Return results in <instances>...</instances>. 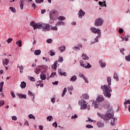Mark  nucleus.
I'll list each match as a JSON object with an SVG mask.
<instances>
[{"label": "nucleus", "mask_w": 130, "mask_h": 130, "mask_svg": "<svg viewBox=\"0 0 130 130\" xmlns=\"http://www.w3.org/2000/svg\"><path fill=\"white\" fill-rule=\"evenodd\" d=\"M97 115L99 117H101V118L103 119L106 123H108V122H109V120L111 119V125H115V123L117 122V118L113 117L114 114L113 113V110L112 109L108 110L106 114H102L98 112Z\"/></svg>", "instance_id": "f257e3e1"}, {"label": "nucleus", "mask_w": 130, "mask_h": 130, "mask_svg": "<svg viewBox=\"0 0 130 130\" xmlns=\"http://www.w3.org/2000/svg\"><path fill=\"white\" fill-rule=\"evenodd\" d=\"M107 81L108 82V85H104V86H102L101 89L103 90L104 95L106 96V97L110 98V97H111L110 92L112 91L111 89H110V85H111V78L110 77H108L107 78Z\"/></svg>", "instance_id": "f03ea898"}, {"label": "nucleus", "mask_w": 130, "mask_h": 130, "mask_svg": "<svg viewBox=\"0 0 130 130\" xmlns=\"http://www.w3.org/2000/svg\"><path fill=\"white\" fill-rule=\"evenodd\" d=\"M30 26H32L34 27V30L36 29H41L42 28V31H49L50 30V25L46 23H36L34 21H32L30 23Z\"/></svg>", "instance_id": "7ed1b4c3"}, {"label": "nucleus", "mask_w": 130, "mask_h": 130, "mask_svg": "<svg viewBox=\"0 0 130 130\" xmlns=\"http://www.w3.org/2000/svg\"><path fill=\"white\" fill-rule=\"evenodd\" d=\"M91 31L93 32V33H94V34H97L98 36L95 38L94 42H91V44H93V43H95V42H98V38H101V29L98 28L96 29L95 27H91L90 28Z\"/></svg>", "instance_id": "20e7f679"}, {"label": "nucleus", "mask_w": 130, "mask_h": 130, "mask_svg": "<svg viewBox=\"0 0 130 130\" xmlns=\"http://www.w3.org/2000/svg\"><path fill=\"white\" fill-rule=\"evenodd\" d=\"M58 12L56 10H52L49 13V17L51 20H55L57 19Z\"/></svg>", "instance_id": "39448f33"}, {"label": "nucleus", "mask_w": 130, "mask_h": 130, "mask_svg": "<svg viewBox=\"0 0 130 130\" xmlns=\"http://www.w3.org/2000/svg\"><path fill=\"white\" fill-rule=\"evenodd\" d=\"M78 104L79 105H80L81 109H82V110H83V109L85 110L87 108V107H88V106L87 105V104H88V103H87L86 101H85L84 100H81V101H80L78 102Z\"/></svg>", "instance_id": "423d86ee"}, {"label": "nucleus", "mask_w": 130, "mask_h": 130, "mask_svg": "<svg viewBox=\"0 0 130 130\" xmlns=\"http://www.w3.org/2000/svg\"><path fill=\"white\" fill-rule=\"evenodd\" d=\"M103 22L102 19L101 18H98L95 20L94 25L96 27H99V26H102L103 25Z\"/></svg>", "instance_id": "0eeeda50"}, {"label": "nucleus", "mask_w": 130, "mask_h": 130, "mask_svg": "<svg viewBox=\"0 0 130 130\" xmlns=\"http://www.w3.org/2000/svg\"><path fill=\"white\" fill-rule=\"evenodd\" d=\"M80 65L82 67H83V68H85L86 69H90L91 68V65H90V63L86 62L85 64H83L82 62L80 63Z\"/></svg>", "instance_id": "6e6552de"}, {"label": "nucleus", "mask_w": 130, "mask_h": 130, "mask_svg": "<svg viewBox=\"0 0 130 130\" xmlns=\"http://www.w3.org/2000/svg\"><path fill=\"white\" fill-rule=\"evenodd\" d=\"M17 96H18L19 98L20 99H26L27 98V95L25 94H22V93H17Z\"/></svg>", "instance_id": "1a4fd4ad"}, {"label": "nucleus", "mask_w": 130, "mask_h": 130, "mask_svg": "<svg viewBox=\"0 0 130 130\" xmlns=\"http://www.w3.org/2000/svg\"><path fill=\"white\" fill-rule=\"evenodd\" d=\"M78 15H79V18L80 19H82V17L83 16H85V12L83 11L82 9H80V10L78 12Z\"/></svg>", "instance_id": "9d476101"}, {"label": "nucleus", "mask_w": 130, "mask_h": 130, "mask_svg": "<svg viewBox=\"0 0 130 130\" xmlns=\"http://www.w3.org/2000/svg\"><path fill=\"white\" fill-rule=\"evenodd\" d=\"M40 71H41V66H37L35 69V73H36V74H40Z\"/></svg>", "instance_id": "9b49d317"}, {"label": "nucleus", "mask_w": 130, "mask_h": 130, "mask_svg": "<svg viewBox=\"0 0 130 130\" xmlns=\"http://www.w3.org/2000/svg\"><path fill=\"white\" fill-rule=\"evenodd\" d=\"M96 101L97 102H102L104 101V98H103V95H100L96 98Z\"/></svg>", "instance_id": "f8f14e48"}, {"label": "nucleus", "mask_w": 130, "mask_h": 130, "mask_svg": "<svg viewBox=\"0 0 130 130\" xmlns=\"http://www.w3.org/2000/svg\"><path fill=\"white\" fill-rule=\"evenodd\" d=\"M96 125L98 127H103L104 126V122H102V121H99L97 122Z\"/></svg>", "instance_id": "ddd939ff"}, {"label": "nucleus", "mask_w": 130, "mask_h": 130, "mask_svg": "<svg viewBox=\"0 0 130 130\" xmlns=\"http://www.w3.org/2000/svg\"><path fill=\"white\" fill-rule=\"evenodd\" d=\"M28 94L29 96H31V99L32 101L34 102V99H35V93H32L30 90H28Z\"/></svg>", "instance_id": "4468645a"}, {"label": "nucleus", "mask_w": 130, "mask_h": 130, "mask_svg": "<svg viewBox=\"0 0 130 130\" xmlns=\"http://www.w3.org/2000/svg\"><path fill=\"white\" fill-rule=\"evenodd\" d=\"M9 62H10V60L8 59L5 58L3 60V64L4 66H8L9 64Z\"/></svg>", "instance_id": "2eb2a0df"}, {"label": "nucleus", "mask_w": 130, "mask_h": 130, "mask_svg": "<svg viewBox=\"0 0 130 130\" xmlns=\"http://www.w3.org/2000/svg\"><path fill=\"white\" fill-rule=\"evenodd\" d=\"M93 106H94V108H98L99 107V102L97 101H94L92 102Z\"/></svg>", "instance_id": "dca6fc26"}, {"label": "nucleus", "mask_w": 130, "mask_h": 130, "mask_svg": "<svg viewBox=\"0 0 130 130\" xmlns=\"http://www.w3.org/2000/svg\"><path fill=\"white\" fill-rule=\"evenodd\" d=\"M79 76L80 77V78H83L85 83H89V82L88 81V79L86 78V77H85V76H84V74L82 73H79Z\"/></svg>", "instance_id": "f3484780"}, {"label": "nucleus", "mask_w": 130, "mask_h": 130, "mask_svg": "<svg viewBox=\"0 0 130 130\" xmlns=\"http://www.w3.org/2000/svg\"><path fill=\"white\" fill-rule=\"evenodd\" d=\"M57 68V61H56L54 64L52 66V69L53 71H56V68Z\"/></svg>", "instance_id": "a211bd4d"}, {"label": "nucleus", "mask_w": 130, "mask_h": 130, "mask_svg": "<svg viewBox=\"0 0 130 130\" xmlns=\"http://www.w3.org/2000/svg\"><path fill=\"white\" fill-rule=\"evenodd\" d=\"M81 47H82V45L81 44H79L78 47L75 46L73 48V49H74V50L79 51L80 50V48H81Z\"/></svg>", "instance_id": "6ab92c4d"}, {"label": "nucleus", "mask_w": 130, "mask_h": 130, "mask_svg": "<svg viewBox=\"0 0 130 130\" xmlns=\"http://www.w3.org/2000/svg\"><path fill=\"white\" fill-rule=\"evenodd\" d=\"M99 63L101 67V68H105L106 67V63L105 62H103L102 60H100L99 61Z\"/></svg>", "instance_id": "aec40b11"}, {"label": "nucleus", "mask_w": 130, "mask_h": 130, "mask_svg": "<svg viewBox=\"0 0 130 130\" xmlns=\"http://www.w3.org/2000/svg\"><path fill=\"white\" fill-rule=\"evenodd\" d=\"M82 59L84 60H88L89 59V57L85 53H83L82 55Z\"/></svg>", "instance_id": "412c9836"}, {"label": "nucleus", "mask_w": 130, "mask_h": 130, "mask_svg": "<svg viewBox=\"0 0 130 130\" xmlns=\"http://www.w3.org/2000/svg\"><path fill=\"white\" fill-rule=\"evenodd\" d=\"M61 25H66V23H64V22L62 21H58L56 24V26H61Z\"/></svg>", "instance_id": "4be33fe9"}, {"label": "nucleus", "mask_w": 130, "mask_h": 130, "mask_svg": "<svg viewBox=\"0 0 130 130\" xmlns=\"http://www.w3.org/2000/svg\"><path fill=\"white\" fill-rule=\"evenodd\" d=\"M77 76L76 75L73 76L71 79H70V81H71V82H76V81L77 80Z\"/></svg>", "instance_id": "5701e85b"}, {"label": "nucleus", "mask_w": 130, "mask_h": 130, "mask_svg": "<svg viewBox=\"0 0 130 130\" xmlns=\"http://www.w3.org/2000/svg\"><path fill=\"white\" fill-rule=\"evenodd\" d=\"M20 8L21 10H23L24 9V0H20Z\"/></svg>", "instance_id": "b1692460"}, {"label": "nucleus", "mask_w": 130, "mask_h": 130, "mask_svg": "<svg viewBox=\"0 0 130 130\" xmlns=\"http://www.w3.org/2000/svg\"><path fill=\"white\" fill-rule=\"evenodd\" d=\"M82 98H83V99L88 100V99H89V95H88V94L84 93V94H82Z\"/></svg>", "instance_id": "393cba45"}, {"label": "nucleus", "mask_w": 130, "mask_h": 130, "mask_svg": "<svg viewBox=\"0 0 130 130\" xmlns=\"http://www.w3.org/2000/svg\"><path fill=\"white\" fill-rule=\"evenodd\" d=\"M41 53V50H35L34 52V54L35 55H40V54Z\"/></svg>", "instance_id": "a878e982"}, {"label": "nucleus", "mask_w": 130, "mask_h": 130, "mask_svg": "<svg viewBox=\"0 0 130 130\" xmlns=\"http://www.w3.org/2000/svg\"><path fill=\"white\" fill-rule=\"evenodd\" d=\"M17 68H19L20 73L23 74V70H24V67H23L22 66H19V65H18Z\"/></svg>", "instance_id": "bb28decb"}, {"label": "nucleus", "mask_w": 130, "mask_h": 130, "mask_svg": "<svg viewBox=\"0 0 130 130\" xmlns=\"http://www.w3.org/2000/svg\"><path fill=\"white\" fill-rule=\"evenodd\" d=\"M16 45H18L19 47H21L22 46V40H19L16 42Z\"/></svg>", "instance_id": "cd10ccee"}, {"label": "nucleus", "mask_w": 130, "mask_h": 130, "mask_svg": "<svg viewBox=\"0 0 130 130\" xmlns=\"http://www.w3.org/2000/svg\"><path fill=\"white\" fill-rule=\"evenodd\" d=\"M58 50H60L61 52H63V51H64V50H66V46H62L58 48Z\"/></svg>", "instance_id": "c85d7f7f"}, {"label": "nucleus", "mask_w": 130, "mask_h": 130, "mask_svg": "<svg viewBox=\"0 0 130 130\" xmlns=\"http://www.w3.org/2000/svg\"><path fill=\"white\" fill-rule=\"evenodd\" d=\"M99 4L100 6H101V7H104V6L106 7V4H106V2H105V1L104 2V3L102 2H99Z\"/></svg>", "instance_id": "c756f323"}, {"label": "nucleus", "mask_w": 130, "mask_h": 130, "mask_svg": "<svg viewBox=\"0 0 130 130\" xmlns=\"http://www.w3.org/2000/svg\"><path fill=\"white\" fill-rule=\"evenodd\" d=\"M20 87L23 89V88H25L26 87V82L23 81L21 83Z\"/></svg>", "instance_id": "7c9ffc66"}, {"label": "nucleus", "mask_w": 130, "mask_h": 130, "mask_svg": "<svg viewBox=\"0 0 130 130\" xmlns=\"http://www.w3.org/2000/svg\"><path fill=\"white\" fill-rule=\"evenodd\" d=\"M113 78L117 81H118V80H119V78H118V76L117 75V74H116V73L114 74Z\"/></svg>", "instance_id": "2f4dec72"}, {"label": "nucleus", "mask_w": 130, "mask_h": 130, "mask_svg": "<svg viewBox=\"0 0 130 130\" xmlns=\"http://www.w3.org/2000/svg\"><path fill=\"white\" fill-rule=\"evenodd\" d=\"M40 78L41 79V80H45L46 79V75L44 74H41Z\"/></svg>", "instance_id": "473e14b6"}, {"label": "nucleus", "mask_w": 130, "mask_h": 130, "mask_svg": "<svg viewBox=\"0 0 130 130\" xmlns=\"http://www.w3.org/2000/svg\"><path fill=\"white\" fill-rule=\"evenodd\" d=\"M53 119L52 116H49L47 117V120L48 121H51Z\"/></svg>", "instance_id": "72a5a7b5"}, {"label": "nucleus", "mask_w": 130, "mask_h": 130, "mask_svg": "<svg viewBox=\"0 0 130 130\" xmlns=\"http://www.w3.org/2000/svg\"><path fill=\"white\" fill-rule=\"evenodd\" d=\"M58 20L59 21H63V20H66V17H64L63 16H59L58 18Z\"/></svg>", "instance_id": "f704fd0d"}, {"label": "nucleus", "mask_w": 130, "mask_h": 130, "mask_svg": "<svg viewBox=\"0 0 130 130\" xmlns=\"http://www.w3.org/2000/svg\"><path fill=\"white\" fill-rule=\"evenodd\" d=\"M51 30H53L55 31H57V27L56 25L55 26L52 27V26H50Z\"/></svg>", "instance_id": "c9c22d12"}, {"label": "nucleus", "mask_w": 130, "mask_h": 130, "mask_svg": "<svg viewBox=\"0 0 130 130\" xmlns=\"http://www.w3.org/2000/svg\"><path fill=\"white\" fill-rule=\"evenodd\" d=\"M66 93H67V87H65L63 90L62 93V97H63L64 95L66 94Z\"/></svg>", "instance_id": "e433bc0d"}, {"label": "nucleus", "mask_w": 130, "mask_h": 130, "mask_svg": "<svg viewBox=\"0 0 130 130\" xmlns=\"http://www.w3.org/2000/svg\"><path fill=\"white\" fill-rule=\"evenodd\" d=\"M28 79H29V80H30L32 82H35V81H36L35 78L34 77H31V76L28 77Z\"/></svg>", "instance_id": "4c0bfd02"}, {"label": "nucleus", "mask_w": 130, "mask_h": 130, "mask_svg": "<svg viewBox=\"0 0 130 130\" xmlns=\"http://www.w3.org/2000/svg\"><path fill=\"white\" fill-rule=\"evenodd\" d=\"M10 10L12 12V13H16V9L14 8L13 7H10Z\"/></svg>", "instance_id": "58836bf2"}, {"label": "nucleus", "mask_w": 130, "mask_h": 130, "mask_svg": "<svg viewBox=\"0 0 130 130\" xmlns=\"http://www.w3.org/2000/svg\"><path fill=\"white\" fill-rule=\"evenodd\" d=\"M28 118H29L30 119H35V116H34V115H32V114H29L28 115Z\"/></svg>", "instance_id": "ea45409f"}, {"label": "nucleus", "mask_w": 130, "mask_h": 130, "mask_svg": "<svg viewBox=\"0 0 130 130\" xmlns=\"http://www.w3.org/2000/svg\"><path fill=\"white\" fill-rule=\"evenodd\" d=\"M125 59L127 61H130V54L125 56Z\"/></svg>", "instance_id": "a19ab883"}, {"label": "nucleus", "mask_w": 130, "mask_h": 130, "mask_svg": "<svg viewBox=\"0 0 130 130\" xmlns=\"http://www.w3.org/2000/svg\"><path fill=\"white\" fill-rule=\"evenodd\" d=\"M50 54L51 55V56H53V55H55V53H54V52H53V50H51L50 51Z\"/></svg>", "instance_id": "79ce46f5"}, {"label": "nucleus", "mask_w": 130, "mask_h": 130, "mask_svg": "<svg viewBox=\"0 0 130 130\" xmlns=\"http://www.w3.org/2000/svg\"><path fill=\"white\" fill-rule=\"evenodd\" d=\"M11 95L12 96L13 98H16V95L15 94V92L13 91H11Z\"/></svg>", "instance_id": "37998d69"}, {"label": "nucleus", "mask_w": 130, "mask_h": 130, "mask_svg": "<svg viewBox=\"0 0 130 130\" xmlns=\"http://www.w3.org/2000/svg\"><path fill=\"white\" fill-rule=\"evenodd\" d=\"M44 0H36V3L37 4H41V3H43Z\"/></svg>", "instance_id": "c03bdc74"}, {"label": "nucleus", "mask_w": 130, "mask_h": 130, "mask_svg": "<svg viewBox=\"0 0 130 130\" xmlns=\"http://www.w3.org/2000/svg\"><path fill=\"white\" fill-rule=\"evenodd\" d=\"M59 62H62L63 61V58L62 57H59L58 59Z\"/></svg>", "instance_id": "a18cd8bd"}, {"label": "nucleus", "mask_w": 130, "mask_h": 130, "mask_svg": "<svg viewBox=\"0 0 130 130\" xmlns=\"http://www.w3.org/2000/svg\"><path fill=\"white\" fill-rule=\"evenodd\" d=\"M13 41V39L12 38H9L7 40V43H11Z\"/></svg>", "instance_id": "49530a36"}, {"label": "nucleus", "mask_w": 130, "mask_h": 130, "mask_svg": "<svg viewBox=\"0 0 130 130\" xmlns=\"http://www.w3.org/2000/svg\"><path fill=\"white\" fill-rule=\"evenodd\" d=\"M68 91H73V90H74V87L73 86L68 87Z\"/></svg>", "instance_id": "de8ad7c7"}, {"label": "nucleus", "mask_w": 130, "mask_h": 130, "mask_svg": "<svg viewBox=\"0 0 130 130\" xmlns=\"http://www.w3.org/2000/svg\"><path fill=\"white\" fill-rule=\"evenodd\" d=\"M46 42L47 43H52V39H49L47 40Z\"/></svg>", "instance_id": "09e8293b"}, {"label": "nucleus", "mask_w": 130, "mask_h": 130, "mask_svg": "<svg viewBox=\"0 0 130 130\" xmlns=\"http://www.w3.org/2000/svg\"><path fill=\"white\" fill-rule=\"evenodd\" d=\"M24 125H28L29 126V122H28V121L26 119L24 120Z\"/></svg>", "instance_id": "8fccbe9b"}, {"label": "nucleus", "mask_w": 130, "mask_h": 130, "mask_svg": "<svg viewBox=\"0 0 130 130\" xmlns=\"http://www.w3.org/2000/svg\"><path fill=\"white\" fill-rule=\"evenodd\" d=\"M86 127H87V128H93V126L88 124L86 125Z\"/></svg>", "instance_id": "3c124183"}, {"label": "nucleus", "mask_w": 130, "mask_h": 130, "mask_svg": "<svg viewBox=\"0 0 130 130\" xmlns=\"http://www.w3.org/2000/svg\"><path fill=\"white\" fill-rule=\"evenodd\" d=\"M54 76H56V73L54 72L53 73L51 74L50 77L51 78H53V77H54Z\"/></svg>", "instance_id": "603ef678"}, {"label": "nucleus", "mask_w": 130, "mask_h": 130, "mask_svg": "<svg viewBox=\"0 0 130 130\" xmlns=\"http://www.w3.org/2000/svg\"><path fill=\"white\" fill-rule=\"evenodd\" d=\"M4 104H5V102H4V101H0V107H1V106H3Z\"/></svg>", "instance_id": "864d4df0"}, {"label": "nucleus", "mask_w": 130, "mask_h": 130, "mask_svg": "<svg viewBox=\"0 0 130 130\" xmlns=\"http://www.w3.org/2000/svg\"><path fill=\"white\" fill-rule=\"evenodd\" d=\"M125 104H130V100H127L126 102L124 103V105L125 107Z\"/></svg>", "instance_id": "5fc2aeb1"}, {"label": "nucleus", "mask_w": 130, "mask_h": 130, "mask_svg": "<svg viewBox=\"0 0 130 130\" xmlns=\"http://www.w3.org/2000/svg\"><path fill=\"white\" fill-rule=\"evenodd\" d=\"M31 7L34 8V10H35V9L36 8V7H37V6H36V4H35V3H33L31 5Z\"/></svg>", "instance_id": "6e6d98bb"}, {"label": "nucleus", "mask_w": 130, "mask_h": 130, "mask_svg": "<svg viewBox=\"0 0 130 130\" xmlns=\"http://www.w3.org/2000/svg\"><path fill=\"white\" fill-rule=\"evenodd\" d=\"M71 118L72 119H75V118H78V116L77 115H75L74 116H72Z\"/></svg>", "instance_id": "4d7b16f0"}, {"label": "nucleus", "mask_w": 130, "mask_h": 130, "mask_svg": "<svg viewBox=\"0 0 130 130\" xmlns=\"http://www.w3.org/2000/svg\"><path fill=\"white\" fill-rule=\"evenodd\" d=\"M119 33H120V34H122V33H123V29L122 28L119 29Z\"/></svg>", "instance_id": "13d9d810"}, {"label": "nucleus", "mask_w": 130, "mask_h": 130, "mask_svg": "<svg viewBox=\"0 0 130 130\" xmlns=\"http://www.w3.org/2000/svg\"><path fill=\"white\" fill-rule=\"evenodd\" d=\"M53 126H54V127H57V123L56 122H55L53 123Z\"/></svg>", "instance_id": "bf43d9fd"}, {"label": "nucleus", "mask_w": 130, "mask_h": 130, "mask_svg": "<svg viewBox=\"0 0 130 130\" xmlns=\"http://www.w3.org/2000/svg\"><path fill=\"white\" fill-rule=\"evenodd\" d=\"M12 120H17V117L16 116H13L12 117Z\"/></svg>", "instance_id": "052dcab7"}, {"label": "nucleus", "mask_w": 130, "mask_h": 130, "mask_svg": "<svg viewBox=\"0 0 130 130\" xmlns=\"http://www.w3.org/2000/svg\"><path fill=\"white\" fill-rule=\"evenodd\" d=\"M123 40H124L125 41H128V38H123V39H122V41H123Z\"/></svg>", "instance_id": "680f3d73"}, {"label": "nucleus", "mask_w": 130, "mask_h": 130, "mask_svg": "<svg viewBox=\"0 0 130 130\" xmlns=\"http://www.w3.org/2000/svg\"><path fill=\"white\" fill-rule=\"evenodd\" d=\"M4 82H1L0 83V87L3 88V87H4Z\"/></svg>", "instance_id": "e2e57ef3"}, {"label": "nucleus", "mask_w": 130, "mask_h": 130, "mask_svg": "<svg viewBox=\"0 0 130 130\" xmlns=\"http://www.w3.org/2000/svg\"><path fill=\"white\" fill-rule=\"evenodd\" d=\"M39 129L40 130H43V126L42 125H39Z\"/></svg>", "instance_id": "0e129e2a"}, {"label": "nucleus", "mask_w": 130, "mask_h": 130, "mask_svg": "<svg viewBox=\"0 0 130 130\" xmlns=\"http://www.w3.org/2000/svg\"><path fill=\"white\" fill-rule=\"evenodd\" d=\"M53 85H58V81H55L54 82H52Z\"/></svg>", "instance_id": "69168bd1"}, {"label": "nucleus", "mask_w": 130, "mask_h": 130, "mask_svg": "<svg viewBox=\"0 0 130 130\" xmlns=\"http://www.w3.org/2000/svg\"><path fill=\"white\" fill-rule=\"evenodd\" d=\"M58 72L60 74V75H62V72L61 71V69H59L58 70Z\"/></svg>", "instance_id": "338daca9"}, {"label": "nucleus", "mask_w": 130, "mask_h": 130, "mask_svg": "<svg viewBox=\"0 0 130 130\" xmlns=\"http://www.w3.org/2000/svg\"><path fill=\"white\" fill-rule=\"evenodd\" d=\"M51 102H52V103H54V102H55V99H54V98L51 99Z\"/></svg>", "instance_id": "774afa93"}]
</instances>
